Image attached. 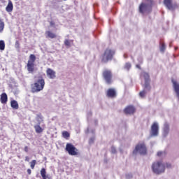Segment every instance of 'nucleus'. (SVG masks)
Listing matches in <instances>:
<instances>
[{"label":"nucleus","mask_w":179,"mask_h":179,"mask_svg":"<svg viewBox=\"0 0 179 179\" xmlns=\"http://www.w3.org/2000/svg\"><path fill=\"white\" fill-rule=\"evenodd\" d=\"M160 51L162 52H164V51H166V44H164V43H162L161 44V46H160Z\"/></svg>","instance_id":"27"},{"label":"nucleus","mask_w":179,"mask_h":179,"mask_svg":"<svg viewBox=\"0 0 179 179\" xmlns=\"http://www.w3.org/2000/svg\"><path fill=\"white\" fill-rule=\"evenodd\" d=\"M46 74L49 79H55V78H57V73H55V71L52 70V69H47Z\"/></svg>","instance_id":"12"},{"label":"nucleus","mask_w":179,"mask_h":179,"mask_svg":"<svg viewBox=\"0 0 179 179\" xmlns=\"http://www.w3.org/2000/svg\"><path fill=\"white\" fill-rule=\"evenodd\" d=\"M41 176L43 179H47V171H45V168L41 169Z\"/></svg>","instance_id":"21"},{"label":"nucleus","mask_w":179,"mask_h":179,"mask_svg":"<svg viewBox=\"0 0 179 179\" xmlns=\"http://www.w3.org/2000/svg\"><path fill=\"white\" fill-rule=\"evenodd\" d=\"M136 67L138 68V69H142V68H141V65L139 64H136Z\"/></svg>","instance_id":"39"},{"label":"nucleus","mask_w":179,"mask_h":179,"mask_svg":"<svg viewBox=\"0 0 179 179\" xmlns=\"http://www.w3.org/2000/svg\"><path fill=\"white\" fill-rule=\"evenodd\" d=\"M115 55V51L110 48L106 49L103 54H102V55L101 56V62H102V64H107L108 61L113 60Z\"/></svg>","instance_id":"2"},{"label":"nucleus","mask_w":179,"mask_h":179,"mask_svg":"<svg viewBox=\"0 0 179 179\" xmlns=\"http://www.w3.org/2000/svg\"><path fill=\"white\" fill-rule=\"evenodd\" d=\"M151 135L152 136H157L159 135V124L157 122H154L151 126Z\"/></svg>","instance_id":"10"},{"label":"nucleus","mask_w":179,"mask_h":179,"mask_svg":"<svg viewBox=\"0 0 179 179\" xmlns=\"http://www.w3.org/2000/svg\"><path fill=\"white\" fill-rule=\"evenodd\" d=\"M157 156H159V157H160V156H162V155H163V152L159 151V152H157Z\"/></svg>","instance_id":"37"},{"label":"nucleus","mask_w":179,"mask_h":179,"mask_svg":"<svg viewBox=\"0 0 179 179\" xmlns=\"http://www.w3.org/2000/svg\"><path fill=\"white\" fill-rule=\"evenodd\" d=\"M146 95V91L143 90L140 92L139 93V96L140 97H141L142 99H143V97H145V96Z\"/></svg>","instance_id":"28"},{"label":"nucleus","mask_w":179,"mask_h":179,"mask_svg":"<svg viewBox=\"0 0 179 179\" xmlns=\"http://www.w3.org/2000/svg\"><path fill=\"white\" fill-rule=\"evenodd\" d=\"M152 6L151 4L141 3L138 7V12L141 13V15H145V13H150L152 12Z\"/></svg>","instance_id":"5"},{"label":"nucleus","mask_w":179,"mask_h":179,"mask_svg":"<svg viewBox=\"0 0 179 179\" xmlns=\"http://www.w3.org/2000/svg\"><path fill=\"white\" fill-rule=\"evenodd\" d=\"M45 35L48 38H57V34L52 33L51 31H46Z\"/></svg>","instance_id":"17"},{"label":"nucleus","mask_w":179,"mask_h":179,"mask_svg":"<svg viewBox=\"0 0 179 179\" xmlns=\"http://www.w3.org/2000/svg\"><path fill=\"white\" fill-rule=\"evenodd\" d=\"M34 62H36V55H30L27 64V71L29 73H33L34 72Z\"/></svg>","instance_id":"6"},{"label":"nucleus","mask_w":179,"mask_h":179,"mask_svg":"<svg viewBox=\"0 0 179 179\" xmlns=\"http://www.w3.org/2000/svg\"><path fill=\"white\" fill-rule=\"evenodd\" d=\"M0 50L1 51H3L5 50V41H0Z\"/></svg>","instance_id":"26"},{"label":"nucleus","mask_w":179,"mask_h":179,"mask_svg":"<svg viewBox=\"0 0 179 179\" xmlns=\"http://www.w3.org/2000/svg\"><path fill=\"white\" fill-rule=\"evenodd\" d=\"M36 164H37V161L36 159H33L30 162V167L32 169V170H34V167H36Z\"/></svg>","instance_id":"25"},{"label":"nucleus","mask_w":179,"mask_h":179,"mask_svg":"<svg viewBox=\"0 0 179 179\" xmlns=\"http://www.w3.org/2000/svg\"><path fill=\"white\" fill-rule=\"evenodd\" d=\"M62 136L63 138H64L65 139H68V138H69V136H71V134H69V132L66 131H64L62 132Z\"/></svg>","instance_id":"24"},{"label":"nucleus","mask_w":179,"mask_h":179,"mask_svg":"<svg viewBox=\"0 0 179 179\" xmlns=\"http://www.w3.org/2000/svg\"><path fill=\"white\" fill-rule=\"evenodd\" d=\"M36 134H41L43 131H44V129H42L40 124H36L34 127Z\"/></svg>","instance_id":"20"},{"label":"nucleus","mask_w":179,"mask_h":179,"mask_svg":"<svg viewBox=\"0 0 179 179\" xmlns=\"http://www.w3.org/2000/svg\"><path fill=\"white\" fill-rule=\"evenodd\" d=\"M147 1L149 2L148 4L153 6V0H147Z\"/></svg>","instance_id":"36"},{"label":"nucleus","mask_w":179,"mask_h":179,"mask_svg":"<svg viewBox=\"0 0 179 179\" xmlns=\"http://www.w3.org/2000/svg\"><path fill=\"white\" fill-rule=\"evenodd\" d=\"M165 167H166V169H171V164H164Z\"/></svg>","instance_id":"33"},{"label":"nucleus","mask_w":179,"mask_h":179,"mask_svg":"<svg viewBox=\"0 0 179 179\" xmlns=\"http://www.w3.org/2000/svg\"><path fill=\"white\" fill-rule=\"evenodd\" d=\"M0 101L1 104H6L8 103V94L3 92L1 94Z\"/></svg>","instance_id":"14"},{"label":"nucleus","mask_w":179,"mask_h":179,"mask_svg":"<svg viewBox=\"0 0 179 179\" xmlns=\"http://www.w3.org/2000/svg\"><path fill=\"white\" fill-rule=\"evenodd\" d=\"M64 45L66 46V47H71V41H69V40L68 39H66L64 41Z\"/></svg>","instance_id":"29"},{"label":"nucleus","mask_w":179,"mask_h":179,"mask_svg":"<svg viewBox=\"0 0 179 179\" xmlns=\"http://www.w3.org/2000/svg\"><path fill=\"white\" fill-rule=\"evenodd\" d=\"M27 173L30 176V174H31V169H28L27 170Z\"/></svg>","instance_id":"35"},{"label":"nucleus","mask_w":179,"mask_h":179,"mask_svg":"<svg viewBox=\"0 0 179 179\" xmlns=\"http://www.w3.org/2000/svg\"><path fill=\"white\" fill-rule=\"evenodd\" d=\"M3 29H5V22L0 19V33L3 31Z\"/></svg>","instance_id":"23"},{"label":"nucleus","mask_w":179,"mask_h":179,"mask_svg":"<svg viewBox=\"0 0 179 179\" xmlns=\"http://www.w3.org/2000/svg\"><path fill=\"white\" fill-rule=\"evenodd\" d=\"M66 152H68L69 155L71 156H78L79 155L78 150L72 143H68L66 145Z\"/></svg>","instance_id":"7"},{"label":"nucleus","mask_w":179,"mask_h":179,"mask_svg":"<svg viewBox=\"0 0 179 179\" xmlns=\"http://www.w3.org/2000/svg\"><path fill=\"white\" fill-rule=\"evenodd\" d=\"M164 4L169 10H174L176 8H178L177 4H173V0H164Z\"/></svg>","instance_id":"9"},{"label":"nucleus","mask_w":179,"mask_h":179,"mask_svg":"<svg viewBox=\"0 0 179 179\" xmlns=\"http://www.w3.org/2000/svg\"><path fill=\"white\" fill-rule=\"evenodd\" d=\"M135 111H136V109L134 106H128L124 109V113L126 115H132L135 113Z\"/></svg>","instance_id":"11"},{"label":"nucleus","mask_w":179,"mask_h":179,"mask_svg":"<svg viewBox=\"0 0 179 179\" xmlns=\"http://www.w3.org/2000/svg\"><path fill=\"white\" fill-rule=\"evenodd\" d=\"M172 83L173 85L174 90L177 94V97H178V99H179V84L174 80H172Z\"/></svg>","instance_id":"15"},{"label":"nucleus","mask_w":179,"mask_h":179,"mask_svg":"<svg viewBox=\"0 0 179 179\" xmlns=\"http://www.w3.org/2000/svg\"><path fill=\"white\" fill-rule=\"evenodd\" d=\"M15 48H20V43H19V41H15Z\"/></svg>","instance_id":"31"},{"label":"nucleus","mask_w":179,"mask_h":179,"mask_svg":"<svg viewBox=\"0 0 179 179\" xmlns=\"http://www.w3.org/2000/svg\"><path fill=\"white\" fill-rule=\"evenodd\" d=\"M142 75L145 79V83H149L150 82V76H149V73L146 72H143Z\"/></svg>","instance_id":"18"},{"label":"nucleus","mask_w":179,"mask_h":179,"mask_svg":"<svg viewBox=\"0 0 179 179\" xmlns=\"http://www.w3.org/2000/svg\"><path fill=\"white\" fill-rule=\"evenodd\" d=\"M107 97H110L111 99H114L117 96V92L114 88H110L106 92Z\"/></svg>","instance_id":"13"},{"label":"nucleus","mask_w":179,"mask_h":179,"mask_svg":"<svg viewBox=\"0 0 179 179\" xmlns=\"http://www.w3.org/2000/svg\"><path fill=\"white\" fill-rule=\"evenodd\" d=\"M102 75L108 85H111V83H113V72H111V70L105 69L103 71Z\"/></svg>","instance_id":"8"},{"label":"nucleus","mask_w":179,"mask_h":179,"mask_svg":"<svg viewBox=\"0 0 179 179\" xmlns=\"http://www.w3.org/2000/svg\"><path fill=\"white\" fill-rule=\"evenodd\" d=\"M111 152L112 153H117V150H115V148L114 146L111 147Z\"/></svg>","instance_id":"32"},{"label":"nucleus","mask_w":179,"mask_h":179,"mask_svg":"<svg viewBox=\"0 0 179 179\" xmlns=\"http://www.w3.org/2000/svg\"><path fill=\"white\" fill-rule=\"evenodd\" d=\"M30 158L29 157H25V162H29Z\"/></svg>","instance_id":"40"},{"label":"nucleus","mask_w":179,"mask_h":179,"mask_svg":"<svg viewBox=\"0 0 179 179\" xmlns=\"http://www.w3.org/2000/svg\"><path fill=\"white\" fill-rule=\"evenodd\" d=\"M24 152H26V153H27L29 152V147L28 146H25L24 148Z\"/></svg>","instance_id":"34"},{"label":"nucleus","mask_w":179,"mask_h":179,"mask_svg":"<svg viewBox=\"0 0 179 179\" xmlns=\"http://www.w3.org/2000/svg\"><path fill=\"white\" fill-rule=\"evenodd\" d=\"M169 131H170V126L169 125V124L165 123L164 126V132L165 134H169Z\"/></svg>","instance_id":"22"},{"label":"nucleus","mask_w":179,"mask_h":179,"mask_svg":"<svg viewBox=\"0 0 179 179\" xmlns=\"http://www.w3.org/2000/svg\"><path fill=\"white\" fill-rule=\"evenodd\" d=\"M44 86H45V80L43 76H38V79L32 85L31 93H38V92H41V90L44 89Z\"/></svg>","instance_id":"1"},{"label":"nucleus","mask_w":179,"mask_h":179,"mask_svg":"<svg viewBox=\"0 0 179 179\" xmlns=\"http://www.w3.org/2000/svg\"><path fill=\"white\" fill-rule=\"evenodd\" d=\"M50 26H55V22H54L53 21H51L50 22Z\"/></svg>","instance_id":"38"},{"label":"nucleus","mask_w":179,"mask_h":179,"mask_svg":"<svg viewBox=\"0 0 179 179\" xmlns=\"http://www.w3.org/2000/svg\"><path fill=\"white\" fill-rule=\"evenodd\" d=\"M152 170L155 174H162L166 171V165L162 161H157L152 164Z\"/></svg>","instance_id":"3"},{"label":"nucleus","mask_w":179,"mask_h":179,"mask_svg":"<svg viewBox=\"0 0 179 179\" xmlns=\"http://www.w3.org/2000/svg\"><path fill=\"white\" fill-rule=\"evenodd\" d=\"M6 10L8 13L13 10V3H12L11 1H8V3L7 6L6 7Z\"/></svg>","instance_id":"16"},{"label":"nucleus","mask_w":179,"mask_h":179,"mask_svg":"<svg viewBox=\"0 0 179 179\" xmlns=\"http://www.w3.org/2000/svg\"><path fill=\"white\" fill-rule=\"evenodd\" d=\"M124 69H127V71H129V69H131L130 63H126L124 66Z\"/></svg>","instance_id":"30"},{"label":"nucleus","mask_w":179,"mask_h":179,"mask_svg":"<svg viewBox=\"0 0 179 179\" xmlns=\"http://www.w3.org/2000/svg\"><path fill=\"white\" fill-rule=\"evenodd\" d=\"M10 106L14 110H17L19 108V104L15 100H13L10 101Z\"/></svg>","instance_id":"19"},{"label":"nucleus","mask_w":179,"mask_h":179,"mask_svg":"<svg viewBox=\"0 0 179 179\" xmlns=\"http://www.w3.org/2000/svg\"><path fill=\"white\" fill-rule=\"evenodd\" d=\"M136 153H139L140 155H146L148 153V148H146V145L145 143H138L135 149L133 151L134 155H136Z\"/></svg>","instance_id":"4"},{"label":"nucleus","mask_w":179,"mask_h":179,"mask_svg":"<svg viewBox=\"0 0 179 179\" xmlns=\"http://www.w3.org/2000/svg\"><path fill=\"white\" fill-rule=\"evenodd\" d=\"M64 1H66V0H64Z\"/></svg>","instance_id":"41"}]
</instances>
